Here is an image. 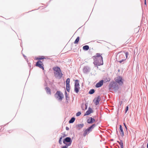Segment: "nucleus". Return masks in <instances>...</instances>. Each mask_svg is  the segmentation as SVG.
I'll use <instances>...</instances> for the list:
<instances>
[{"label":"nucleus","instance_id":"nucleus-1","mask_svg":"<svg viewBox=\"0 0 148 148\" xmlns=\"http://www.w3.org/2000/svg\"><path fill=\"white\" fill-rule=\"evenodd\" d=\"M96 55L93 56L94 62L93 64L95 65L100 66L103 64V57L100 53H97Z\"/></svg>","mask_w":148,"mask_h":148},{"label":"nucleus","instance_id":"nucleus-2","mask_svg":"<svg viewBox=\"0 0 148 148\" xmlns=\"http://www.w3.org/2000/svg\"><path fill=\"white\" fill-rule=\"evenodd\" d=\"M53 70L55 77L59 79H61L62 76L63 74L60 68L58 67H54Z\"/></svg>","mask_w":148,"mask_h":148},{"label":"nucleus","instance_id":"nucleus-3","mask_svg":"<svg viewBox=\"0 0 148 148\" xmlns=\"http://www.w3.org/2000/svg\"><path fill=\"white\" fill-rule=\"evenodd\" d=\"M96 125L95 124H93L90 127L86 129L84 131V133L83 134V136L85 137L87 134H89L92 131V130L95 127H96Z\"/></svg>","mask_w":148,"mask_h":148},{"label":"nucleus","instance_id":"nucleus-4","mask_svg":"<svg viewBox=\"0 0 148 148\" xmlns=\"http://www.w3.org/2000/svg\"><path fill=\"white\" fill-rule=\"evenodd\" d=\"M109 90L113 89L116 91L119 88L116 82H111L109 85Z\"/></svg>","mask_w":148,"mask_h":148},{"label":"nucleus","instance_id":"nucleus-5","mask_svg":"<svg viewBox=\"0 0 148 148\" xmlns=\"http://www.w3.org/2000/svg\"><path fill=\"white\" fill-rule=\"evenodd\" d=\"M119 60L118 61V62L120 63H121L126 60V58H125V57L124 55L125 53L124 51H121L119 52Z\"/></svg>","mask_w":148,"mask_h":148},{"label":"nucleus","instance_id":"nucleus-6","mask_svg":"<svg viewBox=\"0 0 148 148\" xmlns=\"http://www.w3.org/2000/svg\"><path fill=\"white\" fill-rule=\"evenodd\" d=\"M55 96L56 98H58L59 100L61 101L63 97V95L60 91H58L55 93Z\"/></svg>","mask_w":148,"mask_h":148},{"label":"nucleus","instance_id":"nucleus-7","mask_svg":"<svg viewBox=\"0 0 148 148\" xmlns=\"http://www.w3.org/2000/svg\"><path fill=\"white\" fill-rule=\"evenodd\" d=\"M72 142L71 139L69 137H66L63 140V143L65 145L68 144V145H70Z\"/></svg>","mask_w":148,"mask_h":148},{"label":"nucleus","instance_id":"nucleus-8","mask_svg":"<svg viewBox=\"0 0 148 148\" xmlns=\"http://www.w3.org/2000/svg\"><path fill=\"white\" fill-rule=\"evenodd\" d=\"M122 80V77L120 76H119L117 77V78L115 80V81L119 85L122 86L123 84Z\"/></svg>","mask_w":148,"mask_h":148},{"label":"nucleus","instance_id":"nucleus-9","mask_svg":"<svg viewBox=\"0 0 148 148\" xmlns=\"http://www.w3.org/2000/svg\"><path fill=\"white\" fill-rule=\"evenodd\" d=\"M36 66L38 67L43 70H44L43 65L42 64V62L40 60H39L36 62Z\"/></svg>","mask_w":148,"mask_h":148},{"label":"nucleus","instance_id":"nucleus-10","mask_svg":"<svg viewBox=\"0 0 148 148\" xmlns=\"http://www.w3.org/2000/svg\"><path fill=\"white\" fill-rule=\"evenodd\" d=\"M90 70V68L88 66H85L83 69V72L84 73L87 74L89 73Z\"/></svg>","mask_w":148,"mask_h":148},{"label":"nucleus","instance_id":"nucleus-11","mask_svg":"<svg viewBox=\"0 0 148 148\" xmlns=\"http://www.w3.org/2000/svg\"><path fill=\"white\" fill-rule=\"evenodd\" d=\"M101 99L100 96H98L96 98L94 99V101L96 105H97L99 104Z\"/></svg>","mask_w":148,"mask_h":148},{"label":"nucleus","instance_id":"nucleus-12","mask_svg":"<svg viewBox=\"0 0 148 148\" xmlns=\"http://www.w3.org/2000/svg\"><path fill=\"white\" fill-rule=\"evenodd\" d=\"M95 120L91 117H89L87 120V122L88 123L92 124L95 122Z\"/></svg>","mask_w":148,"mask_h":148},{"label":"nucleus","instance_id":"nucleus-13","mask_svg":"<svg viewBox=\"0 0 148 148\" xmlns=\"http://www.w3.org/2000/svg\"><path fill=\"white\" fill-rule=\"evenodd\" d=\"M103 80H101L99 82L97 83L95 85V87L96 88H99L101 87L102 86L103 84Z\"/></svg>","mask_w":148,"mask_h":148},{"label":"nucleus","instance_id":"nucleus-14","mask_svg":"<svg viewBox=\"0 0 148 148\" xmlns=\"http://www.w3.org/2000/svg\"><path fill=\"white\" fill-rule=\"evenodd\" d=\"M93 110L92 109L89 107L88 108V110L84 114V116H86L89 115L91 113H92Z\"/></svg>","mask_w":148,"mask_h":148},{"label":"nucleus","instance_id":"nucleus-15","mask_svg":"<svg viewBox=\"0 0 148 148\" xmlns=\"http://www.w3.org/2000/svg\"><path fill=\"white\" fill-rule=\"evenodd\" d=\"M119 130L120 131V134L122 136H123L124 135V132L123 127L121 125H119Z\"/></svg>","mask_w":148,"mask_h":148},{"label":"nucleus","instance_id":"nucleus-16","mask_svg":"<svg viewBox=\"0 0 148 148\" xmlns=\"http://www.w3.org/2000/svg\"><path fill=\"white\" fill-rule=\"evenodd\" d=\"M45 89L46 90L47 93L49 95L51 94V90L48 87H47L45 88Z\"/></svg>","mask_w":148,"mask_h":148},{"label":"nucleus","instance_id":"nucleus-17","mask_svg":"<svg viewBox=\"0 0 148 148\" xmlns=\"http://www.w3.org/2000/svg\"><path fill=\"white\" fill-rule=\"evenodd\" d=\"M84 126V124L83 123L78 124L77 125L76 127L77 128H78V129L80 130V129L82 128Z\"/></svg>","mask_w":148,"mask_h":148},{"label":"nucleus","instance_id":"nucleus-18","mask_svg":"<svg viewBox=\"0 0 148 148\" xmlns=\"http://www.w3.org/2000/svg\"><path fill=\"white\" fill-rule=\"evenodd\" d=\"M79 81L78 79H76L75 81L74 86L79 87Z\"/></svg>","mask_w":148,"mask_h":148},{"label":"nucleus","instance_id":"nucleus-19","mask_svg":"<svg viewBox=\"0 0 148 148\" xmlns=\"http://www.w3.org/2000/svg\"><path fill=\"white\" fill-rule=\"evenodd\" d=\"M117 142L121 145V148H123V141L122 140H120V142H119V141H117Z\"/></svg>","mask_w":148,"mask_h":148},{"label":"nucleus","instance_id":"nucleus-20","mask_svg":"<svg viewBox=\"0 0 148 148\" xmlns=\"http://www.w3.org/2000/svg\"><path fill=\"white\" fill-rule=\"evenodd\" d=\"M79 89V87L74 86V91L76 93L78 92Z\"/></svg>","mask_w":148,"mask_h":148},{"label":"nucleus","instance_id":"nucleus-21","mask_svg":"<svg viewBox=\"0 0 148 148\" xmlns=\"http://www.w3.org/2000/svg\"><path fill=\"white\" fill-rule=\"evenodd\" d=\"M75 120V118L74 117H72L71 119L69 121V123H73Z\"/></svg>","mask_w":148,"mask_h":148},{"label":"nucleus","instance_id":"nucleus-22","mask_svg":"<svg viewBox=\"0 0 148 148\" xmlns=\"http://www.w3.org/2000/svg\"><path fill=\"white\" fill-rule=\"evenodd\" d=\"M89 47L88 45H86L84 46L83 47V49L84 50L87 51L89 49Z\"/></svg>","mask_w":148,"mask_h":148},{"label":"nucleus","instance_id":"nucleus-23","mask_svg":"<svg viewBox=\"0 0 148 148\" xmlns=\"http://www.w3.org/2000/svg\"><path fill=\"white\" fill-rule=\"evenodd\" d=\"M70 79L69 78H68L66 81V85L67 86L70 85Z\"/></svg>","mask_w":148,"mask_h":148},{"label":"nucleus","instance_id":"nucleus-24","mask_svg":"<svg viewBox=\"0 0 148 148\" xmlns=\"http://www.w3.org/2000/svg\"><path fill=\"white\" fill-rule=\"evenodd\" d=\"M95 92V90L94 89H91L89 92V93L90 94H92Z\"/></svg>","mask_w":148,"mask_h":148},{"label":"nucleus","instance_id":"nucleus-25","mask_svg":"<svg viewBox=\"0 0 148 148\" xmlns=\"http://www.w3.org/2000/svg\"><path fill=\"white\" fill-rule=\"evenodd\" d=\"M79 37L78 36L77 37L76 40H75L74 43L75 44H77L78 43L79 40Z\"/></svg>","mask_w":148,"mask_h":148},{"label":"nucleus","instance_id":"nucleus-26","mask_svg":"<svg viewBox=\"0 0 148 148\" xmlns=\"http://www.w3.org/2000/svg\"><path fill=\"white\" fill-rule=\"evenodd\" d=\"M124 53H125V54L124 55V56H125V58H126V59L127 58V57H128V52H125L124 51Z\"/></svg>","mask_w":148,"mask_h":148},{"label":"nucleus","instance_id":"nucleus-27","mask_svg":"<svg viewBox=\"0 0 148 148\" xmlns=\"http://www.w3.org/2000/svg\"><path fill=\"white\" fill-rule=\"evenodd\" d=\"M45 58L43 56H42L41 57H38L36 58V60H41L44 59H45Z\"/></svg>","mask_w":148,"mask_h":148},{"label":"nucleus","instance_id":"nucleus-28","mask_svg":"<svg viewBox=\"0 0 148 148\" xmlns=\"http://www.w3.org/2000/svg\"><path fill=\"white\" fill-rule=\"evenodd\" d=\"M66 88L67 91L68 92H69L70 91V85L67 86L66 85Z\"/></svg>","mask_w":148,"mask_h":148},{"label":"nucleus","instance_id":"nucleus-29","mask_svg":"<svg viewBox=\"0 0 148 148\" xmlns=\"http://www.w3.org/2000/svg\"><path fill=\"white\" fill-rule=\"evenodd\" d=\"M81 114V113L80 112H77L76 114V116H79Z\"/></svg>","mask_w":148,"mask_h":148},{"label":"nucleus","instance_id":"nucleus-30","mask_svg":"<svg viewBox=\"0 0 148 148\" xmlns=\"http://www.w3.org/2000/svg\"><path fill=\"white\" fill-rule=\"evenodd\" d=\"M65 95L66 98V100H67V98H68V95H67L66 91H65Z\"/></svg>","mask_w":148,"mask_h":148},{"label":"nucleus","instance_id":"nucleus-31","mask_svg":"<svg viewBox=\"0 0 148 148\" xmlns=\"http://www.w3.org/2000/svg\"><path fill=\"white\" fill-rule=\"evenodd\" d=\"M69 145H68V144L66 145H65L62 146V148H67L68 146Z\"/></svg>","mask_w":148,"mask_h":148},{"label":"nucleus","instance_id":"nucleus-32","mask_svg":"<svg viewBox=\"0 0 148 148\" xmlns=\"http://www.w3.org/2000/svg\"><path fill=\"white\" fill-rule=\"evenodd\" d=\"M128 110V107L127 106L126 107L125 109V113H126Z\"/></svg>","mask_w":148,"mask_h":148},{"label":"nucleus","instance_id":"nucleus-33","mask_svg":"<svg viewBox=\"0 0 148 148\" xmlns=\"http://www.w3.org/2000/svg\"><path fill=\"white\" fill-rule=\"evenodd\" d=\"M84 106L85 107V109H84V110L87 109V105L86 103L84 105Z\"/></svg>","mask_w":148,"mask_h":148},{"label":"nucleus","instance_id":"nucleus-34","mask_svg":"<svg viewBox=\"0 0 148 148\" xmlns=\"http://www.w3.org/2000/svg\"><path fill=\"white\" fill-rule=\"evenodd\" d=\"M124 125L125 127L126 131H127V126H126V124L124 123Z\"/></svg>","mask_w":148,"mask_h":148},{"label":"nucleus","instance_id":"nucleus-35","mask_svg":"<svg viewBox=\"0 0 148 148\" xmlns=\"http://www.w3.org/2000/svg\"><path fill=\"white\" fill-rule=\"evenodd\" d=\"M59 143L60 144H62V141H61V140H59Z\"/></svg>","mask_w":148,"mask_h":148},{"label":"nucleus","instance_id":"nucleus-36","mask_svg":"<svg viewBox=\"0 0 148 148\" xmlns=\"http://www.w3.org/2000/svg\"><path fill=\"white\" fill-rule=\"evenodd\" d=\"M66 129L67 130H69V127H66Z\"/></svg>","mask_w":148,"mask_h":148},{"label":"nucleus","instance_id":"nucleus-37","mask_svg":"<svg viewBox=\"0 0 148 148\" xmlns=\"http://www.w3.org/2000/svg\"><path fill=\"white\" fill-rule=\"evenodd\" d=\"M84 105H82V108L83 110H84Z\"/></svg>","mask_w":148,"mask_h":148},{"label":"nucleus","instance_id":"nucleus-38","mask_svg":"<svg viewBox=\"0 0 148 148\" xmlns=\"http://www.w3.org/2000/svg\"><path fill=\"white\" fill-rule=\"evenodd\" d=\"M144 5H145L146 6L147 4H146V0H145Z\"/></svg>","mask_w":148,"mask_h":148},{"label":"nucleus","instance_id":"nucleus-39","mask_svg":"<svg viewBox=\"0 0 148 148\" xmlns=\"http://www.w3.org/2000/svg\"><path fill=\"white\" fill-rule=\"evenodd\" d=\"M63 138V137H62V136H61L60 137V139H59V140H61L62 139V138Z\"/></svg>","mask_w":148,"mask_h":148},{"label":"nucleus","instance_id":"nucleus-40","mask_svg":"<svg viewBox=\"0 0 148 148\" xmlns=\"http://www.w3.org/2000/svg\"><path fill=\"white\" fill-rule=\"evenodd\" d=\"M66 136V135L64 134L63 136L62 137H63V138H64V137Z\"/></svg>","mask_w":148,"mask_h":148},{"label":"nucleus","instance_id":"nucleus-41","mask_svg":"<svg viewBox=\"0 0 148 148\" xmlns=\"http://www.w3.org/2000/svg\"><path fill=\"white\" fill-rule=\"evenodd\" d=\"M141 148H145L144 146H142Z\"/></svg>","mask_w":148,"mask_h":148},{"label":"nucleus","instance_id":"nucleus-42","mask_svg":"<svg viewBox=\"0 0 148 148\" xmlns=\"http://www.w3.org/2000/svg\"><path fill=\"white\" fill-rule=\"evenodd\" d=\"M147 148H148V143H147Z\"/></svg>","mask_w":148,"mask_h":148},{"label":"nucleus","instance_id":"nucleus-43","mask_svg":"<svg viewBox=\"0 0 148 148\" xmlns=\"http://www.w3.org/2000/svg\"><path fill=\"white\" fill-rule=\"evenodd\" d=\"M23 56L24 58L26 57V56L24 54L23 55Z\"/></svg>","mask_w":148,"mask_h":148},{"label":"nucleus","instance_id":"nucleus-44","mask_svg":"<svg viewBox=\"0 0 148 148\" xmlns=\"http://www.w3.org/2000/svg\"><path fill=\"white\" fill-rule=\"evenodd\" d=\"M116 132L117 134H118V132L117 131H116Z\"/></svg>","mask_w":148,"mask_h":148}]
</instances>
